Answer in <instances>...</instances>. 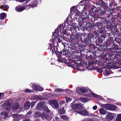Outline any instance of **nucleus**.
<instances>
[{"mask_svg":"<svg viewBox=\"0 0 121 121\" xmlns=\"http://www.w3.org/2000/svg\"><path fill=\"white\" fill-rule=\"evenodd\" d=\"M0 115L2 116H5V117H4V119H5L8 116V114L7 112L6 111H3L1 112L0 113Z\"/></svg>","mask_w":121,"mask_h":121,"instance_id":"nucleus-21","label":"nucleus"},{"mask_svg":"<svg viewBox=\"0 0 121 121\" xmlns=\"http://www.w3.org/2000/svg\"><path fill=\"white\" fill-rule=\"evenodd\" d=\"M70 27H69L70 28V30H75L76 28V27L74 25H71V26H70Z\"/></svg>","mask_w":121,"mask_h":121,"instance_id":"nucleus-33","label":"nucleus"},{"mask_svg":"<svg viewBox=\"0 0 121 121\" xmlns=\"http://www.w3.org/2000/svg\"><path fill=\"white\" fill-rule=\"evenodd\" d=\"M44 118L48 120H50L52 118V116L47 114L44 113H42V118L44 119Z\"/></svg>","mask_w":121,"mask_h":121,"instance_id":"nucleus-7","label":"nucleus"},{"mask_svg":"<svg viewBox=\"0 0 121 121\" xmlns=\"http://www.w3.org/2000/svg\"><path fill=\"white\" fill-rule=\"evenodd\" d=\"M86 25L87 26L88 25V26L87 27H88L89 28H91V27L90 26V23H86Z\"/></svg>","mask_w":121,"mask_h":121,"instance_id":"nucleus-48","label":"nucleus"},{"mask_svg":"<svg viewBox=\"0 0 121 121\" xmlns=\"http://www.w3.org/2000/svg\"><path fill=\"white\" fill-rule=\"evenodd\" d=\"M79 69V70H80V71H83L82 70H81V69Z\"/></svg>","mask_w":121,"mask_h":121,"instance_id":"nucleus-61","label":"nucleus"},{"mask_svg":"<svg viewBox=\"0 0 121 121\" xmlns=\"http://www.w3.org/2000/svg\"><path fill=\"white\" fill-rule=\"evenodd\" d=\"M43 109L44 111L47 112H49L50 111V110L48 108V107L46 106H44Z\"/></svg>","mask_w":121,"mask_h":121,"instance_id":"nucleus-28","label":"nucleus"},{"mask_svg":"<svg viewBox=\"0 0 121 121\" xmlns=\"http://www.w3.org/2000/svg\"><path fill=\"white\" fill-rule=\"evenodd\" d=\"M84 0H82V1H81L80 3H82L84 2Z\"/></svg>","mask_w":121,"mask_h":121,"instance_id":"nucleus-57","label":"nucleus"},{"mask_svg":"<svg viewBox=\"0 0 121 121\" xmlns=\"http://www.w3.org/2000/svg\"><path fill=\"white\" fill-rule=\"evenodd\" d=\"M30 102L27 101L24 104V107L25 109H27L30 108Z\"/></svg>","mask_w":121,"mask_h":121,"instance_id":"nucleus-16","label":"nucleus"},{"mask_svg":"<svg viewBox=\"0 0 121 121\" xmlns=\"http://www.w3.org/2000/svg\"><path fill=\"white\" fill-rule=\"evenodd\" d=\"M30 112H29L28 113H27V114H30Z\"/></svg>","mask_w":121,"mask_h":121,"instance_id":"nucleus-60","label":"nucleus"},{"mask_svg":"<svg viewBox=\"0 0 121 121\" xmlns=\"http://www.w3.org/2000/svg\"><path fill=\"white\" fill-rule=\"evenodd\" d=\"M60 118L63 119H68L69 117L65 115H60Z\"/></svg>","mask_w":121,"mask_h":121,"instance_id":"nucleus-30","label":"nucleus"},{"mask_svg":"<svg viewBox=\"0 0 121 121\" xmlns=\"http://www.w3.org/2000/svg\"><path fill=\"white\" fill-rule=\"evenodd\" d=\"M104 15V14L102 11H101L99 13L98 15V17H99V18H101Z\"/></svg>","mask_w":121,"mask_h":121,"instance_id":"nucleus-32","label":"nucleus"},{"mask_svg":"<svg viewBox=\"0 0 121 121\" xmlns=\"http://www.w3.org/2000/svg\"><path fill=\"white\" fill-rule=\"evenodd\" d=\"M42 113H41L39 111H37L35 112V117H41L42 118Z\"/></svg>","mask_w":121,"mask_h":121,"instance_id":"nucleus-15","label":"nucleus"},{"mask_svg":"<svg viewBox=\"0 0 121 121\" xmlns=\"http://www.w3.org/2000/svg\"><path fill=\"white\" fill-rule=\"evenodd\" d=\"M32 86L31 85V88L32 87L33 90L38 91H42L43 90V87H40L39 86L37 85L36 84L31 83Z\"/></svg>","mask_w":121,"mask_h":121,"instance_id":"nucleus-5","label":"nucleus"},{"mask_svg":"<svg viewBox=\"0 0 121 121\" xmlns=\"http://www.w3.org/2000/svg\"><path fill=\"white\" fill-rule=\"evenodd\" d=\"M76 91L78 94H80L81 95L82 94V87L78 88L77 89Z\"/></svg>","mask_w":121,"mask_h":121,"instance_id":"nucleus-27","label":"nucleus"},{"mask_svg":"<svg viewBox=\"0 0 121 121\" xmlns=\"http://www.w3.org/2000/svg\"><path fill=\"white\" fill-rule=\"evenodd\" d=\"M81 101L85 103L90 100V99L85 97H82L80 98Z\"/></svg>","mask_w":121,"mask_h":121,"instance_id":"nucleus-19","label":"nucleus"},{"mask_svg":"<svg viewBox=\"0 0 121 121\" xmlns=\"http://www.w3.org/2000/svg\"><path fill=\"white\" fill-rule=\"evenodd\" d=\"M116 120L117 121H121V114L117 115Z\"/></svg>","mask_w":121,"mask_h":121,"instance_id":"nucleus-29","label":"nucleus"},{"mask_svg":"<svg viewBox=\"0 0 121 121\" xmlns=\"http://www.w3.org/2000/svg\"><path fill=\"white\" fill-rule=\"evenodd\" d=\"M19 107V104L17 103H14L12 109L15 110L18 108Z\"/></svg>","mask_w":121,"mask_h":121,"instance_id":"nucleus-14","label":"nucleus"},{"mask_svg":"<svg viewBox=\"0 0 121 121\" xmlns=\"http://www.w3.org/2000/svg\"><path fill=\"white\" fill-rule=\"evenodd\" d=\"M30 119H26L24 120L23 121H30Z\"/></svg>","mask_w":121,"mask_h":121,"instance_id":"nucleus-52","label":"nucleus"},{"mask_svg":"<svg viewBox=\"0 0 121 121\" xmlns=\"http://www.w3.org/2000/svg\"><path fill=\"white\" fill-rule=\"evenodd\" d=\"M67 65H69V66H70V65H71V63H68Z\"/></svg>","mask_w":121,"mask_h":121,"instance_id":"nucleus-56","label":"nucleus"},{"mask_svg":"<svg viewBox=\"0 0 121 121\" xmlns=\"http://www.w3.org/2000/svg\"><path fill=\"white\" fill-rule=\"evenodd\" d=\"M97 106H96V105H95V106H94L92 108H93V109L94 110H96L97 109Z\"/></svg>","mask_w":121,"mask_h":121,"instance_id":"nucleus-44","label":"nucleus"},{"mask_svg":"<svg viewBox=\"0 0 121 121\" xmlns=\"http://www.w3.org/2000/svg\"><path fill=\"white\" fill-rule=\"evenodd\" d=\"M66 90L67 91H69V89H66Z\"/></svg>","mask_w":121,"mask_h":121,"instance_id":"nucleus-58","label":"nucleus"},{"mask_svg":"<svg viewBox=\"0 0 121 121\" xmlns=\"http://www.w3.org/2000/svg\"><path fill=\"white\" fill-rule=\"evenodd\" d=\"M55 119V121L53 119V121H59L60 120L59 118L58 117H56Z\"/></svg>","mask_w":121,"mask_h":121,"instance_id":"nucleus-41","label":"nucleus"},{"mask_svg":"<svg viewBox=\"0 0 121 121\" xmlns=\"http://www.w3.org/2000/svg\"><path fill=\"white\" fill-rule=\"evenodd\" d=\"M0 8L1 9H3V10H6L9 8L7 6H1Z\"/></svg>","mask_w":121,"mask_h":121,"instance_id":"nucleus-31","label":"nucleus"},{"mask_svg":"<svg viewBox=\"0 0 121 121\" xmlns=\"http://www.w3.org/2000/svg\"><path fill=\"white\" fill-rule=\"evenodd\" d=\"M6 17V14L4 13H3L0 14V18L2 19H4Z\"/></svg>","mask_w":121,"mask_h":121,"instance_id":"nucleus-22","label":"nucleus"},{"mask_svg":"<svg viewBox=\"0 0 121 121\" xmlns=\"http://www.w3.org/2000/svg\"><path fill=\"white\" fill-rule=\"evenodd\" d=\"M98 71L100 73H102L103 71V70L102 68H99L97 69Z\"/></svg>","mask_w":121,"mask_h":121,"instance_id":"nucleus-40","label":"nucleus"},{"mask_svg":"<svg viewBox=\"0 0 121 121\" xmlns=\"http://www.w3.org/2000/svg\"><path fill=\"white\" fill-rule=\"evenodd\" d=\"M36 102V101H33L31 102V106L32 108L33 107H34Z\"/></svg>","mask_w":121,"mask_h":121,"instance_id":"nucleus-38","label":"nucleus"},{"mask_svg":"<svg viewBox=\"0 0 121 121\" xmlns=\"http://www.w3.org/2000/svg\"><path fill=\"white\" fill-rule=\"evenodd\" d=\"M106 118L107 120L110 121L113 119L114 116L112 114L110 113L106 115Z\"/></svg>","mask_w":121,"mask_h":121,"instance_id":"nucleus-9","label":"nucleus"},{"mask_svg":"<svg viewBox=\"0 0 121 121\" xmlns=\"http://www.w3.org/2000/svg\"><path fill=\"white\" fill-rule=\"evenodd\" d=\"M65 99L66 102L67 103H68L71 101L72 99L69 97H65Z\"/></svg>","mask_w":121,"mask_h":121,"instance_id":"nucleus-36","label":"nucleus"},{"mask_svg":"<svg viewBox=\"0 0 121 121\" xmlns=\"http://www.w3.org/2000/svg\"><path fill=\"white\" fill-rule=\"evenodd\" d=\"M55 91L56 92H64V90L60 89H55Z\"/></svg>","mask_w":121,"mask_h":121,"instance_id":"nucleus-37","label":"nucleus"},{"mask_svg":"<svg viewBox=\"0 0 121 121\" xmlns=\"http://www.w3.org/2000/svg\"><path fill=\"white\" fill-rule=\"evenodd\" d=\"M91 39L88 37L84 38L83 41L85 43H89L90 42Z\"/></svg>","mask_w":121,"mask_h":121,"instance_id":"nucleus-18","label":"nucleus"},{"mask_svg":"<svg viewBox=\"0 0 121 121\" xmlns=\"http://www.w3.org/2000/svg\"><path fill=\"white\" fill-rule=\"evenodd\" d=\"M119 72H121V69H119Z\"/></svg>","mask_w":121,"mask_h":121,"instance_id":"nucleus-59","label":"nucleus"},{"mask_svg":"<svg viewBox=\"0 0 121 121\" xmlns=\"http://www.w3.org/2000/svg\"><path fill=\"white\" fill-rule=\"evenodd\" d=\"M47 97L46 99H48V98L53 97V93H47L46 95Z\"/></svg>","mask_w":121,"mask_h":121,"instance_id":"nucleus-24","label":"nucleus"},{"mask_svg":"<svg viewBox=\"0 0 121 121\" xmlns=\"http://www.w3.org/2000/svg\"><path fill=\"white\" fill-rule=\"evenodd\" d=\"M35 121H38V120H35Z\"/></svg>","mask_w":121,"mask_h":121,"instance_id":"nucleus-62","label":"nucleus"},{"mask_svg":"<svg viewBox=\"0 0 121 121\" xmlns=\"http://www.w3.org/2000/svg\"><path fill=\"white\" fill-rule=\"evenodd\" d=\"M88 64H88V65H87L86 66H87V67H90V65L91 64V63L89 61H88Z\"/></svg>","mask_w":121,"mask_h":121,"instance_id":"nucleus-50","label":"nucleus"},{"mask_svg":"<svg viewBox=\"0 0 121 121\" xmlns=\"http://www.w3.org/2000/svg\"><path fill=\"white\" fill-rule=\"evenodd\" d=\"M77 113L82 115L84 116H93L94 114L92 113H89L86 110H79L77 111Z\"/></svg>","mask_w":121,"mask_h":121,"instance_id":"nucleus-4","label":"nucleus"},{"mask_svg":"<svg viewBox=\"0 0 121 121\" xmlns=\"http://www.w3.org/2000/svg\"><path fill=\"white\" fill-rule=\"evenodd\" d=\"M16 10L18 12H21L25 9V7H17L16 9Z\"/></svg>","mask_w":121,"mask_h":121,"instance_id":"nucleus-20","label":"nucleus"},{"mask_svg":"<svg viewBox=\"0 0 121 121\" xmlns=\"http://www.w3.org/2000/svg\"><path fill=\"white\" fill-rule=\"evenodd\" d=\"M65 111L64 109V108H62L61 109L59 110L58 111V113L59 114H64L65 113Z\"/></svg>","mask_w":121,"mask_h":121,"instance_id":"nucleus-23","label":"nucleus"},{"mask_svg":"<svg viewBox=\"0 0 121 121\" xmlns=\"http://www.w3.org/2000/svg\"><path fill=\"white\" fill-rule=\"evenodd\" d=\"M82 93H85L87 92L88 90L83 87H82Z\"/></svg>","mask_w":121,"mask_h":121,"instance_id":"nucleus-35","label":"nucleus"},{"mask_svg":"<svg viewBox=\"0 0 121 121\" xmlns=\"http://www.w3.org/2000/svg\"><path fill=\"white\" fill-rule=\"evenodd\" d=\"M44 106L43 103L40 102L37 105L36 108L37 110H40L43 109Z\"/></svg>","mask_w":121,"mask_h":121,"instance_id":"nucleus-13","label":"nucleus"},{"mask_svg":"<svg viewBox=\"0 0 121 121\" xmlns=\"http://www.w3.org/2000/svg\"><path fill=\"white\" fill-rule=\"evenodd\" d=\"M88 121H95V120L92 119H89L88 120Z\"/></svg>","mask_w":121,"mask_h":121,"instance_id":"nucleus-53","label":"nucleus"},{"mask_svg":"<svg viewBox=\"0 0 121 121\" xmlns=\"http://www.w3.org/2000/svg\"><path fill=\"white\" fill-rule=\"evenodd\" d=\"M65 102L64 101H61L60 102V104L61 105L62 104H64L65 103Z\"/></svg>","mask_w":121,"mask_h":121,"instance_id":"nucleus-47","label":"nucleus"},{"mask_svg":"<svg viewBox=\"0 0 121 121\" xmlns=\"http://www.w3.org/2000/svg\"><path fill=\"white\" fill-rule=\"evenodd\" d=\"M7 105L9 106H11V103L9 102H7Z\"/></svg>","mask_w":121,"mask_h":121,"instance_id":"nucleus-49","label":"nucleus"},{"mask_svg":"<svg viewBox=\"0 0 121 121\" xmlns=\"http://www.w3.org/2000/svg\"><path fill=\"white\" fill-rule=\"evenodd\" d=\"M75 8V7L73 6L72 7L71 9V11L72 10V9H74Z\"/></svg>","mask_w":121,"mask_h":121,"instance_id":"nucleus-55","label":"nucleus"},{"mask_svg":"<svg viewBox=\"0 0 121 121\" xmlns=\"http://www.w3.org/2000/svg\"><path fill=\"white\" fill-rule=\"evenodd\" d=\"M12 116L14 117H18V115L17 114L15 113L12 114Z\"/></svg>","mask_w":121,"mask_h":121,"instance_id":"nucleus-42","label":"nucleus"},{"mask_svg":"<svg viewBox=\"0 0 121 121\" xmlns=\"http://www.w3.org/2000/svg\"><path fill=\"white\" fill-rule=\"evenodd\" d=\"M107 55H108V56L109 55L108 54H107Z\"/></svg>","mask_w":121,"mask_h":121,"instance_id":"nucleus-63","label":"nucleus"},{"mask_svg":"<svg viewBox=\"0 0 121 121\" xmlns=\"http://www.w3.org/2000/svg\"><path fill=\"white\" fill-rule=\"evenodd\" d=\"M100 5L101 6V8H104V11L106 12V9L108 8V7L107 4L105 3L104 2H101L99 3Z\"/></svg>","mask_w":121,"mask_h":121,"instance_id":"nucleus-10","label":"nucleus"},{"mask_svg":"<svg viewBox=\"0 0 121 121\" xmlns=\"http://www.w3.org/2000/svg\"><path fill=\"white\" fill-rule=\"evenodd\" d=\"M4 95V94L3 93H0V99Z\"/></svg>","mask_w":121,"mask_h":121,"instance_id":"nucleus-45","label":"nucleus"},{"mask_svg":"<svg viewBox=\"0 0 121 121\" xmlns=\"http://www.w3.org/2000/svg\"><path fill=\"white\" fill-rule=\"evenodd\" d=\"M120 51L119 49H117L114 51V54L116 56H118L120 53Z\"/></svg>","mask_w":121,"mask_h":121,"instance_id":"nucleus-26","label":"nucleus"},{"mask_svg":"<svg viewBox=\"0 0 121 121\" xmlns=\"http://www.w3.org/2000/svg\"><path fill=\"white\" fill-rule=\"evenodd\" d=\"M88 97H91L92 96H93L96 98H98L99 99H101L102 97L100 96L97 95L94 93L92 92L89 93V94H87L86 95Z\"/></svg>","mask_w":121,"mask_h":121,"instance_id":"nucleus-8","label":"nucleus"},{"mask_svg":"<svg viewBox=\"0 0 121 121\" xmlns=\"http://www.w3.org/2000/svg\"><path fill=\"white\" fill-rule=\"evenodd\" d=\"M60 96V95L57 94L53 93V97H59Z\"/></svg>","mask_w":121,"mask_h":121,"instance_id":"nucleus-43","label":"nucleus"},{"mask_svg":"<svg viewBox=\"0 0 121 121\" xmlns=\"http://www.w3.org/2000/svg\"><path fill=\"white\" fill-rule=\"evenodd\" d=\"M99 111L100 113L102 115H105L107 113L106 111L103 108H100L99 109Z\"/></svg>","mask_w":121,"mask_h":121,"instance_id":"nucleus-17","label":"nucleus"},{"mask_svg":"<svg viewBox=\"0 0 121 121\" xmlns=\"http://www.w3.org/2000/svg\"><path fill=\"white\" fill-rule=\"evenodd\" d=\"M110 70L109 69H108L105 70V75H107L110 74L111 73L109 72Z\"/></svg>","mask_w":121,"mask_h":121,"instance_id":"nucleus-34","label":"nucleus"},{"mask_svg":"<svg viewBox=\"0 0 121 121\" xmlns=\"http://www.w3.org/2000/svg\"><path fill=\"white\" fill-rule=\"evenodd\" d=\"M114 2L113 1L111 2L110 4L109 7H112V6L114 5L115 4Z\"/></svg>","mask_w":121,"mask_h":121,"instance_id":"nucleus-39","label":"nucleus"},{"mask_svg":"<svg viewBox=\"0 0 121 121\" xmlns=\"http://www.w3.org/2000/svg\"><path fill=\"white\" fill-rule=\"evenodd\" d=\"M60 24L59 25L53 34L52 42L49 45L48 49L51 50L52 52L56 53V56L59 58L67 54L65 50L69 47V45L65 42H61L63 38V35H66V29L64 30V27L68 26V22L65 21L64 25Z\"/></svg>","mask_w":121,"mask_h":121,"instance_id":"nucleus-1","label":"nucleus"},{"mask_svg":"<svg viewBox=\"0 0 121 121\" xmlns=\"http://www.w3.org/2000/svg\"><path fill=\"white\" fill-rule=\"evenodd\" d=\"M87 14V13L84 11H82V15H81L80 13H76L75 14V15L76 16V17L77 21L79 23L85 22L86 21V18L85 17L82 18V16H84L86 15Z\"/></svg>","mask_w":121,"mask_h":121,"instance_id":"nucleus-2","label":"nucleus"},{"mask_svg":"<svg viewBox=\"0 0 121 121\" xmlns=\"http://www.w3.org/2000/svg\"><path fill=\"white\" fill-rule=\"evenodd\" d=\"M71 107L72 108L75 109H80L82 108V105L80 104H73Z\"/></svg>","mask_w":121,"mask_h":121,"instance_id":"nucleus-11","label":"nucleus"},{"mask_svg":"<svg viewBox=\"0 0 121 121\" xmlns=\"http://www.w3.org/2000/svg\"><path fill=\"white\" fill-rule=\"evenodd\" d=\"M99 104L101 107L108 110L114 111L116 109V106L112 105L102 104L100 103H98Z\"/></svg>","mask_w":121,"mask_h":121,"instance_id":"nucleus-3","label":"nucleus"},{"mask_svg":"<svg viewBox=\"0 0 121 121\" xmlns=\"http://www.w3.org/2000/svg\"><path fill=\"white\" fill-rule=\"evenodd\" d=\"M117 10H120L121 9V7L118 6L117 7Z\"/></svg>","mask_w":121,"mask_h":121,"instance_id":"nucleus-51","label":"nucleus"},{"mask_svg":"<svg viewBox=\"0 0 121 121\" xmlns=\"http://www.w3.org/2000/svg\"><path fill=\"white\" fill-rule=\"evenodd\" d=\"M39 0H34L31 3V7H36L38 4Z\"/></svg>","mask_w":121,"mask_h":121,"instance_id":"nucleus-12","label":"nucleus"},{"mask_svg":"<svg viewBox=\"0 0 121 121\" xmlns=\"http://www.w3.org/2000/svg\"><path fill=\"white\" fill-rule=\"evenodd\" d=\"M50 103L52 104V106L53 108H56L59 107V104L56 100H52L50 101Z\"/></svg>","mask_w":121,"mask_h":121,"instance_id":"nucleus-6","label":"nucleus"},{"mask_svg":"<svg viewBox=\"0 0 121 121\" xmlns=\"http://www.w3.org/2000/svg\"><path fill=\"white\" fill-rule=\"evenodd\" d=\"M47 121H50V120H48Z\"/></svg>","mask_w":121,"mask_h":121,"instance_id":"nucleus-64","label":"nucleus"},{"mask_svg":"<svg viewBox=\"0 0 121 121\" xmlns=\"http://www.w3.org/2000/svg\"><path fill=\"white\" fill-rule=\"evenodd\" d=\"M25 91L26 92H30V90L29 89H26L25 90Z\"/></svg>","mask_w":121,"mask_h":121,"instance_id":"nucleus-46","label":"nucleus"},{"mask_svg":"<svg viewBox=\"0 0 121 121\" xmlns=\"http://www.w3.org/2000/svg\"><path fill=\"white\" fill-rule=\"evenodd\" d=\"M101 24V23H100V22H98L97 23V25L98 26H99L100 25L101 26V25H100Z\"/></svg>","mask_w":121,"mask_h":121,"instance_id":"nucleus-54","label":"nucleus"},{"mask_svg":"<svg viewBox=\"0 0 121 121\" xmlns=\"http://www.w3.org/2000/svg\"><path fill=\"white\" fill-rule=\"evenodd\" d=\"M35 99H37L40 100L44 99L43 98L41 95H36L35 96Z\"/></svg>","mask_w":121,"mask_h":121,"instance_id":"nucleus-25","label":"nucleus"}]
</instances>
